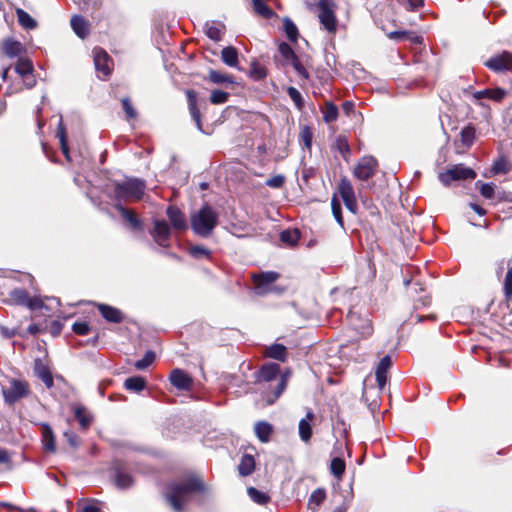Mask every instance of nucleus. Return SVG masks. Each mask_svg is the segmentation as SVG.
I'll use <instances>...</instances> for the list:
<instances>
[{
  "instance_id": "1",
  "label": "nucleus",
  "mask_w": 512,
  "mask_h": 512,
  "mask_svg": "<svg viewBox=\"0 0 512 512\" xmlns=\"http://www.w3.org/2000/svg\"><path fill=\"white\" fill-rule=\"evenodd\" d=\"M204 489L198 477H188L171 482L166 489L165 498L175 512H183L193 495Z\"/></svg>"
},
{
  "instance_id": "2",
  "label": "nucleus",
  "mask_w": 512,
  "mask_h": 512,
  "mask_svg": "<svg viewBox=\"0 0 512 512\" xmlns=\"http://www.w3.org/2000/svg\"><path fill=\"white\" fill-rule=\"evenodd\" d=\"M280 366L276 363H268L259 371V382L264 389H272V393H266L264 398L268 405H272L283 393L287 385V376L279 375Z\"/></svg>"
},
{
  "instance_id": "3",
  "label": "nucleus",
  "mask_w": 512,
  "mask_h": 512,
  "mask_svg": "<svg viewBox=\"0 0 512 512\" xmlns=\"http://www.w3.org/2000/svg\"><path fill=\"white\" fill-rule=\"evenodd\" d=\"M145 181L138 178H126L114 183L113 199L122 205L140 201L145 193Z\"/></svg>"
},
{
  "instance_id": "4",
  "label": "nucleus",
  "mask_w": 512,
  "mask_h": 512,
  "mask_svg": "<svg viewBox=\"0 0 512 512\" xmlns=\"http://www.w3.org/2000/svg\"><path fill=\"white\" fill-rule=\"evenodd\" d=\"M218 219L219 215L216 210L205 204L198 211L191 214V228L196 235L206 238L212 234L218 224Z\"/></svg>"
},
{
  "instance_id": "5",
  "label": "nucleus",
  "mask_w": 512,
  "mask_h": 512,
  "mask_svg": "<svg viewBox=\"0 0 512 512\" xmlns=\"http://www.w3.org/2000/svg\"><path fill=\"white\" fill-rule=\"evenodd\" d=\"M476 173L473 169L462 164L454 165L444 172L439 173V180L444 186H449L453 181L474 179Z\"/></svg>"
},
{
  "instance_id": "6",
  "label": "nucleus",
  "mask_w": 512,
  "mask_h": 512,
  "mask_svg": "<svg viewBox=\"0 0 512 512\" xmlns=\"http://www.w3.org/2000/svg\"><path fill=\"white\" fill-rule=\"evenodd\" d=\"M334 2L333 0H319V20L324 28L329 32H335L337 26V20L334 13Z\"/></svg>"
},
{
  "instance_id": "7",
  "label": "nucleus",
  "mask_w": 512,
  "mask_h": 512,
  "mask_svg": "<svg viewBox=\"0 0 512 512\" xmlns=\"http://www.w3.org/2000/svg\"><path fill=\"white\" fill-rule=\"evenodd\" d=\"M2 393L6 403L14 404L19 399L28 395L29 386L25 381L12 380L10 387L3 389Z\"/></svg>"
},
{
  "instance_id": "8",
  "label": "nucleus",
  "mask_w": 512,
  "mask_h": 512,
  "mask_svg": "<svg viewBox=\"0 0 512 512\" xmlns=\"http://www.w3.org/2000/svg\"><path fill=\"white\" fill-rule=\"evenodd\" d=\"M338 191L343 199L345 207L353 214L357 213V201L351 182L347 178H342L338 185Z\"/></svg>"
},
{
  "instance_id": "9",
  "label": "nucleus",
  "mask_w": 512,
  "mask_h": 512,
  "mask_svg": "<svg viewBox=\"0 0 512 512\" xmlns=\"http://www.w3.org/2000/svg\"><path fill=\"white\" fill-rule=\"evenodd\" d=\"M485 66L496 73L509 71L512 69V54L507 51L496 54L485 62Z\"/></svg>"
},
{
  "instance_id": "10",
  "label": "nucleus",
  "mask_w": 512,
  "mask_h": 512,
  "mask_svg": "<svg viewBox=\"0 0 512 512\" xmlns=\"http://www.w3.org/2000/svg\"><path fill=\"white\" fill-rule=\"evenodd\" d=\"M377 161L372 156H365L360 159L354 168V176L360 180H368L376 171Z\"/></svg>"
},
{
  "instance_id": "11",
  "label": "nucleus",
  "mask_w": 512,
  "mask_h": 512,
  "mask_svg": "<svg viewBox=\"0 0 512 512\" xmlns=\"http://www.w3.org/2000/svg\"><path fill=\"white\" fill-rule=\"evenodd\" d=\"M349 325L361 336L367 337L372 334V323L368 318H362L358 313L349 311L347 314Z\"/></svg>"
},
{
  "instance_id": "12",
  "label": "nucleus",
  "mask_w": 512,
  "mask_h": 512,
  "mask_svg": "<svg viewBox=\"0 0 512 512\" xmlns=\"http://www.w3.org/2000/svg\"><path fill=\"white\" fill-rule=\"evenodd\" d=\"M349 325L361 336L367 337L372 334V323L368 318H362L358 313L349 311L347 314Z\"/></svg>"
},
{
  "instance_id": "13",
  "label": "nucleus",
  "mask_w": 512,
  "mask_h": 512,
  "mask_svg": "<svg viewBox=\"0 0 512 512\" xmlns=\"http://www.w3.org/2000/svg\"><path fill=\"white\" fill-rule=\"evenodd\" d=\"M279 278V274L274 271H267L253 276L256 293L266 294L270 291V286Z\"/></svg>"
},
{
  "instance_id": "14",
  "label": "nucleus",
  "mask_w": 512,
  "mask_h": 512,
  "mask_svg": "<svg viewBox=\"0 0 512 512\" xmlns=\"http://www.w3.org/2000/svg\"><path fill=\"white\" fill-rule=\"evenodd\" d=\"M93 56L95 69L101 72L103 76H108L111 73V65L113 62L107 52L101 48H94Z\"/></svg>"
},
{
  "instance_id": "15",
  "label": "nucleus",
  "mask_w": 512,
  "mask_h": 512,
  "mask_svg": "<svg viewBox=\"0 0 512 512\" xmlns=\"http://www.w3.org/2000/svg\"><path fill=\"white\" fill-rule=\"evenodd\" d=\"M169 380L179 390L189 391L193 386L192 378L185 371L178 368L172 370Z\"/></svg>"
},
{
  "instance_id": "16",
  "label": "nucleus",
  "mask_w": 512,
  "mask_h": 512,
  "mask_svg": "<svg viewBox=\"0 0 512 512\" xmlns=\"http://www.w3.org/2000/svg\"><path fill=\"white\" fill-rule=\"evenodd\" d=\"M154 240L163 247L168 246L169 238H170V227L168 223L164 220H155L154 228L151 232Z\"/></svg>"
},
{
  "instance_id": "17",
  "label": "nucleus",
  "mask_w": 512,
  "mask_h": 512,
  "mask_svg": "<svg viewBox=\"0 0 512 512\" xmlns=\"http://www.w3.org/2000/svg\"><path fill=\"white\" fill-rule=\"evenodd\" d=\"M167 216L176 230H185L188 227L184 213L175 206H169L167 208Z\"/></svg>"
},
{
  "instance_id": "18",
  "label": "nucleus",
  "mask_w": 512,
  "mask_h": 512,
  "mask_svg": "<svg viewBox=\"0 0 512 512\" xmlns=\"http://www.w3.org/2000/svg\"><path fill=\"white\" fill-rule=\"evenodd\" d=\"M392 365V360L389 355L384 356L377 365L375 375L376 381L380 389H383L387 383V372Z\"/></svg>"
},
{
  "instance_id": "19",
  "label": "nucleus",
  "mask_w": 512,
  "mask_h": 512,
  "mask_svg": "<svg viewBox=\"0 0 512 512\" xmlns=\"http://www.w3.org/2000/svg\"><path fill=\"white\" fill-rule=\"evenodd\" d=\"M34 373L35 375L41 379L45 386L50 389L54 385L53 376L48 368L40 359H36L34 362Z\"/></svg>"
},
{
  "instance_id": "20",
  "label": "nucleus",
  "mask_w": 512,
  "mask_h": 512,
  "mask_svg": "<svg viewBox=\"0 0 512 512\" xmlns=\"http://www.w3.org/2000/svg\"><path fill=\"white\" fill-rule=\"evenodd\" d=\"M114 207L119 211L121 216L125 221H127L131 227L135 230H142L143 229V223L142 221L135 215V213L124 207V205L120 203H115Z\"/></svg>"
},
{
  "instance_id": "21",
  "label": "nucleus",
  "mask_w": 512,
  "mask_h": 512,
  "mask_svg": "<svg viewBox=\"0 0 512 512\" xmlns=\"http://www.w3.org/2000/svg\"><path fill=\"white\" fill-rule=\"evenodd\" d=\"M314 419V413L308 410L306 417L299 421V436L303 442H308L312 436V421Z\"/></svg>"
},
{
  "instance_id": "22",
  "label": "nucleus",
  "mask_w": 512,
  "mask_h": 512,
  "mask_svg": "<svg viewBox=\"0 0 512 512\" xmlns=\"http://www.w3.org/2000/svg\"><path fill=\"white\" fill-rule=\"evenodd\" d=\"M99 312L103 316L105 320L112 323H120L123 320L122 312L112 306L107 304H98L97 305Z\"/></svg>"
},
{
  "instance_id": "23",
  "label": "nucleus",
  "mask_w": 512,
  "mask_h": 512,
  "mask_svg": "<svg viewBox=\"0 0 512 512\" xmlns=\"http://www.w3.org/2000/svg\"><path fill=\"white\" fill-rule=\"evenodd\" d=\"M186 95H187L188 106H189V111H190L191 117L194 120L198 130L203 131L200 111L197 108L196 93L193 90H187Z\"/></svg>"
},
{
  "instance_id": "24",
  "label": "nucleus",
  "mask_w": 512,
  "mask_h": 512,
  "mask_svg": "<svg viewBox=\"0 0 512 512\" xmlns=\"http://www.w3.org/2000/svg\"><path fill=\"white\" fill-rule=\"evenodd\" d=\"M70 23L73 31L78 37L84 39L89 34V23L84 17L74 15L71 18Z\"/></svg>"
},
{
  "instance_id": "25",
  "label": "nucleus",
  "mask_w": 512,
  "mask_h": 512,
  "mask_svg": "<svg viewBox=\"0 0 512 512\" xmlns=\"http://www.w3.org/2000/svg\"><path fill=\"white\" fill-rule=\"evenodd\" d=\"M41 433H42V442H43L45 450L49 451V452H55V450H56L55 437H54L51 427L46 423L41 424Z\"/></svg>"
},
{
  "instance_id": "26",
  "label": "nucleus",
  "mask_w": 512,
  "mask_h": 512,
  "mask_svg": "<svg viewBox=\"0 0 512 512\" xmlns=\"http://www.w3.org/2000/svg\"><path fill=\"white\" fill-rule=\"evenodd\" d=\"M475 99L488 98L494 101H501L506 96V91L502 88L484 89L473 94Z\"/></svg>"
},
{
  "instance_id": "27",
  "label": "nucleus",
  "mask_w": 512,
  "mask_h": 512,
  "mask_svg": "<svg viewBox=\"0 0 512 512\" xmlns=\"http://www.w3.org/2000/svg\"><path fill=\"white\" fill-rule=\"evenodd\" d=\"M221 59L229 67L238 68V52L234 47L228 46L223 48Z\"/></svg>"
},
{
  "instance_id": "28",
  "label": "nucleus",
  "mask_w": 512,
  "mask_h": 512,
  "mask_svg": "<svg viewBox=\"0 0 512 512\" xmlns=\"http://www.w3.org/2000/svg\"><path fill=\"white\" fill-rule=\"evenodd\" d=\"M114 481L116 486L121 489L128 488L133 484L132 476L121 468L115 469Z\"/></svg>"
},
{
  "instance_id": "29",
  "label": "nucleus",
  "mask_w": 512,
  "mask_h": 512,
  "mask_svg": "<svg viewBox=\"0 0 512 512\" xmlns=\"http://www.w3.org/2000/svg\"><path fill=\"white\" fill-rule=\"evenodd\" d=\"M389 39L395 40V41H403V40H409L412 43H421L422 38L418 35H415L414 33L408 32V31H392L387 34Z\"/></svg>"
},
{
  "instance_id": "30",
  "label": "nucleus",
  "mask_w": 512,
  "mask_h": 512,
  "mask_svg": "<svg viewBox=\"0 0 512 512\" xmlns=\"http://www.w3.org/2000/svg\"><path fill=\"white\" fill-rule=\"evenodd\" d=\"M255 468V460L253 456L245 454L242 456L241 461L238 465V471L241 476L250 475Z\"/></svg>"
},
{
  "instance_id": "31",
  "label": "nucleus",
  "mask_w": 512,
  "mask_h": 512,
  "mask_svg": "<svg viewBox=\"0 0 512 512\" xmlns=\"http://www.w3.org/2000/svg\"><path fill=\"white\" fill-rule=\"evenodd\" d=\"M56 136L59 138L61 150L63 154L65 155L66 159H70L69 157V147L67 143V136H66V129L63 123L62 116H60L58 127H57V133Z\"/></svg>"
},
{
  "instance_id": "32",
  "label": "nucleus",
  "mask_w": 512,
  "mask_h": 512,
  "mask_svg": "<svg viewBox=\"0 0 512 512\" xmlns=\"http://www.w3.org/2000/svg\"><path fill=\"white\" fill-rule=\"evenodd\" d=\"M16 15L19 24L27 30H33L37 27V22L26 11L21 8L16 9Z\"/></svg>"
},
{
  "instance_id": "33",
  "label": "nucleus",
  "mask_w": 512,
  "mask_h": 512,
  "mask_svg": "<svg viewBox=\"0 0 512 512\" xmlns=\"http://www.w3.org/2000/svg\"><path fill=\"white\" fill-rule=\"evenodd\" d=\"M124 387L133 392H141L146 387V381L141 376H132L125 380Z\"/></svg>"
},
{
  "instance_id": "34",
  "label": "nucleus",
  "mask_w": 512,
  "mask_h": 512,
  "mask_svg": "<svg viewBox=\"0 0 512 512\" xmlns=\"http://www.w3.org/2000/svg\"><path fill=\"white\" fill-rule=\"evenodd\" d=\"M254 430L261 442L264 443L269 441L270 435L272 433V426L269 423L265 421L257 422L255 424Z\"/></svg>"
},
{
  "instance_id": "35",
  "label": "nucleus",
  "mask_w": 512,
  "mask_h": 512,
  "mask_svg": "<svg viewBox=\"0 0 512 512\" xmlns=\"http://www.w3.org/2000/svg\"><path fill=\"white\" fill-rule=\"evenodd\" d=\"M3 51L9 58H14L22 53L23 46L18 41L6 40L3 43Z\"/></svg>"
},
{
  "instance_id": "36",
  "label": "nucleus",
  "mask_w": 512,
  "mask_h": 512,
  "mask_svg": "<svg viewBox=\"0 0 512 512\" xmlns=\"http://www.w3.org/2000/svg\"><path fill=\"white\" fill-rule=\"evenodd\" d=\"M266 355L270 358L284 362L287 355V349L282 344H272L267 348Z\"/></svg>"
},
{
  "instance_id": "37",
  "label": "nucleus",
  "mask_w": 512,
  "mask_h": 512,
  "mask_svg": "<svg viewBox=\"0 0 512 512\" xmlns=\"http://www.w3.org/2000/svg\"><path fill=\"white\" fill-rule=\"evenodd\" d=\"M15 71L22 78H25L26 76L32 74L33 64L31 60H29L28 58H19L15 65Z\"/></svg>"
},
{
  "instance_id": "38",
  "label": "nucleus",
  "mask_w": 512,
  "mask_h": 512,
  "mask_svg": "<svg viewBox=\"0 0 512 512\" xmlns=\"http://www.w3.org/2000/svg\"><path fill=\"white\" fill-rule=\"evenodd\" d=\"M74 415L83 429H86L90 426L92 418L86 412V409L83 406H77L74 410Z\"/></svg>"
},
{
  "instance_id": "39",
  "label": "nucleus",
  "mask_w": 512,
  "mask_h": 512,
  "mask_svg": "<svg viewBox=\"0 0 512 512\" xmlns=\"http://www.w3.org/2000/svg\"><path fill=\"white\" fill-rule=\"evenodd\" d=\"M334 149L337 150L344 158L350 155V146L345 136H338L333 145Z\"/></svg>"
},
{
  "instance_id": "40",
  "label": "nucleus",
  "mask_w": 512,
  "mask_h": 512,
  "mask_svg": "<svg viewBox=\"0 0 512 512\" xmlns=\"http://www.w3.org/2000/svg\"><path fill=\"white\" fill-rule=\"evenodd\" d=\"M299 239L300 234L298 230H284L280 234V240L289 246L296 245Z\"/></svg>"
},
{
  "instance_id": "41",
  "label": "nucleus",
  "mask_w": 512,
  "mask_h": 512,
  "mask_svg": "<svg viewBox=\"0 0 512 512\" xmlns=\"http://www.w3.org/2000/svg\"><path fill=\"white\" fill-rule=\"evenodd\" d=\"M247 493L255 503L260 505H264L270 500V497L266 493L261 492L254 487H249L247 489Z\"/></svg>"
},
{
  "instance_id": "42",
  "label": "nucleus",
  "mask_w": 512,
  "mask_h": 512,
  "mask_svg": "<svg viewBox=\"0 0 512 512\" xmlns=\"http://www.w3.org/2000/svg\"><path fill=\"white\" fill-rule=\"evenodd\" d=\"M209 80L215 84L234 83L233 77L212 69L209 71Z\"/></svg>"
},
{
  "instance_id": "43",
  "label": "nucleus",
  "mask_w": 512,
  "mask_h": 512,
  "mask_svg": "<svg viewBox=\"0 0 512 512\" xmlns=\"http://www.w3.org/2000/svg\"><path fill=\"white\" fill-rule=\"evenodd\" d=\"M254 10L260 16L269 19L273 16V11L265 4L264 0H252Z\"/></svg>"
},
{
  "instance_id": "44",
  "label": "nucleus",
  "mask_w": 512,
  "mask_h": 512,
  "mask_svg": "<svg viewBox=\"0 0 512 512\" xmlns=\"http://www.w3.org/2000/svg\"><path fill=\"white\" fill-rule=\"evenodd\" d=\"M338 117V108L332 102H327L323 111V120L326 123L334 122Z\"/></svg>"
},
{
  "instance_id": "45",
  "label": "nucleus",
  "mask_w": 512,
  "mask_h": 512,
  "mask_svg": "<svg viewBox=\"0 0 512 512\" xmlns=\"http://www.w3.org/2000/svg\"><path fill=\"white\" fill-rule=\"evenodd\" d=\"M331 473L337 478L340 479L345 472V462L343 459L339 457H335L332 459L330 464Z\"/></svg>"
},
{
  "instance_id": "46",
  "label": "nucleus",
  "mask_w": 512,
  "mask_h": 512,
  "mask_svg": "<svg viewBox=\"0 0 512 512\" xmlns=\"http://www.w3.org/2000/svg\"><path fill=\"white\" fill-rule=\"evenodd\" d=\"M155 360V353L151 350L147 351L144 357L135 362L134 367L137 370H144L149 367Z\"/></svg>"
},
{
  "instance_id": "47",
  "label": "nucleus",
  "mask_w": 512,
  "mask_h": 512,
  "mask_svg": "<svg viewBox=\"0 0 512 512\" xmlns=\"http://www.w3.org/2000/svg\"><path fill=\"white\" fill-rule=\"evenodd\" d=\"M284 30L290 41H296L298 38V29L293 21L289 18L284 19Z\"/></svg>"
},
{
  "instance_id": "48",
  "label": "nucleus",
  "mask_w": 512,
  "mask_h": 512,
  "mask_svg": "<svg viewBox=\"0 0 512 512\" xmlns=\"http://www.w3.org/2000/svg\"><path fill=\"white\" fill-rule=\"evenodd\" d=\"M331 208H332V213H333L335 220L341 227H343L344 222H343V217H342V212H341V204H340L339 200L336 198V196H333L331 199Z\"/></svg>"
},
{
  "instance_id": "49",
  "label": "nucleus",
  "mask_w": 512,
  "mask_h": 512,
  "mask_svg": "<svg viewBox=\"0 0 512 512\" xmlns=\"http://www.w3.org/2000/svg\"><path fill=\"white\" fill-rule=\"evenodd\" d=\"M461 141L464 145L470 146L475 138V129L472 126H466L461 130Z\"/></svg>"
},
{
  "instance_id": "50",
  "label": "nucleus",
  "mask_w": 512,
  "mask_h": 512,
  "mask_svg": "<svg viewBox=\"0 0 512 512\" xmlns=\"http://www.w3.org/2000/svg\"><path fill=\"white\" fill-rule=\"evenodd\" d=\"M287 94L289 95L290 99L294 102L296 107L299 110H301L304 106V100L301 93L295 87L291 86L287 88Z\"/></svg>"
},
{
  "instance_id": "51",
  "label": "nucleus",
  "mask_w": 512,
  "mask_h": 512,
  "mask_svg": "<svg viewBox=\"0 0 512 512\" xmlns=\"http://www.w3.org/2000/svg\"><path fill=\"white\" fill-rule=\"evenodd\" d=\"M11 296L18 304L24 306H27L30 299L28 292L24 289H15L12 291Z\"/></svg>"
},
{
  "instance_id": "52",
  "label": "nucleus",
  "mask_w": 512,
  "mask_h": 512,
  "mask_svg": "<svg viewBox=\"0 0 512 512\" xmlns=\"http://www.w3.org/2000/svg\"><path fill=\"white\" fill-rule=\"evenodd\" d=\"M278 51L287 64L296 56L290 45L284 42L279 45Z\"/></svg>"
},
{
  "instance_id": "53",
  "label": "nucleus",
  "mask_w": 512,
  "mask_h": 512,
  "mask_svg": "<svg viewBox=\"0 0 512 512\" xmlns=\"http://www.w3.org/2000/svg\"><path fill=\"white\" fill-rule=\"evenodd\" d=\"M325 499V492L321 489L315 490L309 498V506L315 508L319 506Z\"/></svg>"
},
{
  "instance_id": "54",
  "label": "nucleus",
  "mask_w": 512,
  "mask_h": 512,
  "mask_svg": "<svg viewBox=\"0 0 512 512\" xmlns=\"http://www.w3.org/2000/svg\"><path fill=\"white\" fill-rule=\"evenodd\" d=\"M229 94L222 90H213L210 96V101L213 104H224L227 102Z\"/></svg>"
},
{
  "instance_id": "55",
  "label": "nucleus",
  "mask_w": 512,
  "mask_h": 512,
  "mask_svg": "<svg viewBox=\"0 0 512 512\" xmlns=\"http://www.w3.org/2000/svg\"><path fill=\"white\" fill-rule=\"evenodd\" d=\"M288 64H291L295 71L305 80L309 78V73L300 62L299 58L295 56Z\"/></svg>"
},
{
  "instance_id": "56",
  "label": "nucleus",
  "mask_w": 512,
  "mask_h": 512,
  "mask_svg": "<svg viewBox=\"0 0 512 512\" xmlns=\"http://www.w3.org/2000/svg\"><path fill=\"white\" fill-rule=\"evenodd\" d=\"M504 294L507 299L512 298V266L508 268L504 280Z\"/></svg>"
},
{
  "instance_id": "57",
  "label": "nucleus",
  "mask_w": 512,
  "mask_h": 512,
  "mask_svg": "<svg viewBox=\"0 0 512 512\" xmlns=\"http://www.w3.org/2000/svg\"><path fill=\"white\" fill-rule=\"evenodd\" d=\"M312 137H313V134H312L311 129L307 126L303 127L301 130V133H300V139L307 149L311 148Z\"/></svg>"
},
{
  "instance_id": "58",
  "label": "nucleus",
  "mask_w": 512,
  "mask_h": 512,
  "mask_svg": "<svg viewBox=\"0 0 512 512\" xmlns=\"http://www.w3.org/2000/svg\"><path fill=\"white\" fill-rule=\"evenodd\" d=\"M480 184V194L486 198L491 199L494 196V187L488 183L477 182L476 185Z\"/></svg>"
},
{
  "instance_id": "59",
  "label": "nucleus",
  "mask_w": 512,
  "mask_h": 512,
  "mask_svg": "<svg viewBox=\"0 0 512 512\" xmlns=\"http://www.w3.org/2000/svg\"><path fill=\"white\" fill-rule=\"evenodd\" d=\"M285 177L281 174L273 176L272 178H269L266 180V185L271 188H281L284 185Z\"/></svg>"
},
{
  "instance_id": "60",
  "label": "nucleus",
  "mask_w": 512,
  "mask_h": 512,
  "mask_svg": "<svg viewBox=\"0 0 512 512\" xmlns=\"http://www.w3.org/2000/svg\"><path fill=\"white\" fill-rule=\"evenodd\" d=\"M190 254L195 258L209 257L210 251L203 246L196 245L190 248Z\"/></svg>"
},
{
  "instance_id": "61",
  "label": "nucleus",
  "mask_w": 512,
  "mask_h": 512,
  "mask_svg": "<svg viewBox=\"0 0 512 512\" xmlns=\"http://www.w3.org/2000/svg\"><path fill=\"white\" fill-rule=\"evenodd\" d=\"M122 107L124 112L126 113V116L128 119H134L137 116L136 110L133 108V106L130 103V100L128 98H124L122 100Z\"/></svg>"
},
{
  "instance_id": "62",
  "label": "nucleus",
  "mask_w": 512,
  "mask_h": 512,
  "mask_svg": "<svg viewBox=\"0 0 512 512\" xmlns=\"http://www.w3.org/2000/svg\"><path fill=\"white\" fill-rule=\"evenodd\" d=\"M89 325L86 322H75L73 324V331L79 335H87L89 333Z\"/></svg>"
},
{
  "instance_id": "63",
  "label": "nucleus",
  "mask_w": 512,
  "mask_h": 512,
  "mask_svg": "<svg viewBox=\"0 0 512 512\" xmlns=\"http://www.w3.org/2000/svg\"><path fill=\"white\" fill-rule=\"evenodd\" d=\"M207 36L212 40H219L221 38V30L216 26H209L206 30Z\"/></svg>"
},
{
  "instance_id": "64",
  "label": "nucleus",
  "mask_w": 512,
  "mask_h": 512,
  "mask_svg": "<svg viewBox=\"0 0 512 512\" xmlns=\"http://www.w3.org/2000/svg\"><path fill=\"white\" fill-rule=\"evenodd\" d=\"M27 307L30 309H38L43 307V301L40 297H30Z\"/></svg>"
}]
</instances>
